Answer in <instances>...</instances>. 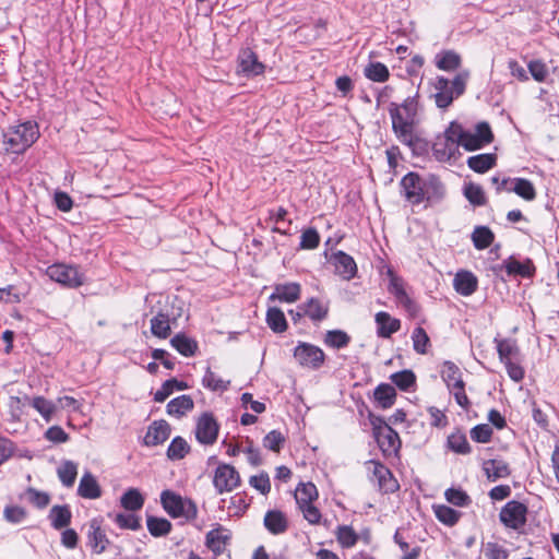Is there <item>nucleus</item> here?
I'll list each match as a JSON object with an SVG mask.
<instances>
[{
	"instance_id": "obj_6",
	"label": "nucleus",
	"mask_w": 559,
	"mask_h": 559,
	"mask_svg": "<svg viewBox=\"0 0 559 559\" xmlns=\"http://www.w3.org/2000/svg\"><path fill=\"white\" fill-rule=\"evenodd\" d=\"M293 356L300 367L311 370H319L325 361L324 352L319 346L306 342H298Z\"/></svg>"
},
{
	"instance_id": "obj_30",
	"label": "nucleus",
	"mask_w": 559,
	"mask_h": 559,
	"mask_svg": "<svg viewBox=\"0 0 559 559\" xmlns=\"http://www.w3.org/2000/svg\"><path fill=\"white\" fill-rule=\"evenodd\" d=\"M373 396L378 407L388 409L395 403L396 391L391 384L381 383L374 389Z\"/></svg>"
},
{
	"instance_id": "obj_18",
	"label": "nucleus",
	"mask_w": 559,
	"mask_h": 559,
	"mask_svg": "<svg viewBox=\"0 0 559 559\" xmlns=\"http://www.w3.org/2000/svg\"><path fill=\"white\" fill-rule=\"evenodd\" d=\"M331 261L335 267V273L343 280L349 281L355 277L357 265L352 255L340 250L332 254Z\"/></svg>"
},
{
	"instance_id": "obj_7",
	"label": "nucleus",
	"mask_w": 559,
	"mask_h": 559,
	"mask_svg": "<svg viewBox=\"0 0 559 559\" xmlns=\"http://www.w3.org/2000/svg\"><path fill=\"white\" fill-rule=\"evenodd\" d=\"M50 280L70 288H76L85 283V275L79 267L63 263H56L47 267Z\"/></svg>"
},
{
	"instance_id": "obj_19",
	"label": "nucleus",
	"mask_w": 559,
	"mask_h": 559,
	"mask_svg": "<svg viewBox=\"0 0 559 559\" xmlns=\"http://www.w3.org/2000/svg\"><path fill=\"white\" fill-rule=\"evenodd\" d=\"M373 466V476L378 480L379 489L384 493H392L399 489V483L391 471L378 461H370Z\"/></svg>"
},
{
	"instance_id": "obj_27",
	"label": "nucleus",
	"mask_w": 559,
	"mask_h": 559,
	"mask_svg": "<svg viewBox=\"0 0 559 559\" xmlns=\"http://www.w3.org/2000/svg\"><path fill=\"white\" fill-rule=\"evenodd\" d=\"M263 523L265 528L273 535L283 534L288 528L287 518L280 510L267 511L264 515Z\"/></svg>"
},
{
	"instance_id": "obj_49",
	"label": "nucleus",
	"mask_w": 559,
	"mask_h": 559,
	"mask_svg": "<svg viewBox=\"0 0 559 559\" xmlns=\"http://www.w3.org/2000/svg\"><path fill=\"white\" fill-rule=\"evenodd\" d=\"M364 74L373 82L383 83L389 80L390 72L388 67L382 62H370L365 69Z\"/></svg>"
},
{
	"instance_id": "obj_8",
	"label": "nucleus",
	"mask_w": 559,
	"mask_h": 559,
	"mask_svg": "<svg viewBox=\"0 0 559 559\" xmlns=\"http://www.w3.org/2000/svg\"><path fill=\"white\" fill-rule=\"evenodd\" d=\"M527 506L516 501H508L499 512L500 522L507 527L520 531L527 522Z\"/></svg>"
},
{
	"instance_id": "obj_20",
	"label": "nucleus",
	"mask_w": 559,
	"mask_h": 559,
	"mask_svg": "<svg viewBox=\"0 0 559 559\" xmlns=\"http://www.w3.org/2000/svg\"><path fill=\"white\" fill-rule=\"evenodd\" d=\"M304 314L313 322H321L328 318L330 306L328 301L311 297L306 302L298 306Z\"/></svg>"
},
{
	"instance_id": "obj_39",
	"label": "nucleus",
	"mask_w": 559,
	"mask_h": 559,
	"mask_svg": "<svg viewBox=\"0 0 559 559\" xmlns=\"http://www.w3.org/2000/svg\"><path fill=\"white\" fill-rule=\"evenodd\" d=\"M394 543L399 546L400 550L403 552L401 559H418L421 554V547L418 545H411L407 542V538L404 536L403 532L399 528L396 530L393 536Z\"/></svg>"
},
{
	"instance_id": "obj_4",
	"label": "nucleus",
	"mask_w": 559,
	"mask_h": 559,
	"mask_svg": "<svg viewBox=\"0 0 559 559\" xmlns=\"http://www.w3.org/2000/svg\"><path fill=\"white\" fill-rule=\"evenodd\" d=\"M160 503L166 513L174 519L194 520L198 515L197 504L191 499H183L171 490H164L160 493Z\"/></svg>"
},
{
	"instance_id": "obj_16",
	"label": "nucleus",
	"mask_w": 559,
	"mask_h": 559,
	"mask_svg": "<svg viewBox=\"0 0 559 559\" xmlns=\"http://www.w3.org/2000/svg\"><path fill=\"white\" fill-rule=\"evenodd\" d=\"M493 270H506L509 276L519 275L525 278L532 277L535 273V266L530 259H526L524 262H520L513 257H509L500 265L495 266Z\"/></svg>"
},
{
	"instance_id": "obj_56",
	"label": "nucleus",
	"mask_w": 559,
	"mask_h": 559,
	"mask_svg": "<svg viewBox=\"0 0 559 559\" xmlns=\"http://www.w3.org/2000/svg\"><path fill=\"white\" fill-rule=\"evenodd\" d=\"M436 518L443 524L448 526H453L457 523L461 516V512L448 507V506H438L435 509Z\"/></svg>"
},
{
	"instance_id": "obj_5",
	"label": "nucleus",
	"mask_w": 559,
	"mask_h": 559,
	"mask_svg": "<svg viewBox=\"0 0 559 559\" xmlns=\"http://www.w3.org/2000/svg\"><path fill=\"white\" fill-rule=\"evenodd\" d=\"M465 129L457 122H451L444 131L443 139H440L433 145L435 154L442 159L453 157L461 146Z\"/></svg>"
},
{
	"instance_id": "obj_29",
	"label": "nucleus",
	"mask_w": 559,
	"mask_h": 559,
	"mask_svg": "<svg viewBox=\"0 0 559 559\" xmlns=\"http://www.w3.org/2000/svg\"><path fill=\"white\" fill-rule=\"evenodd\" d=\"M48 519L55 530L59 531L68 527L72 520L70 507L68 504L53 506L49 511Z\"/></svg>"
},
{
	"instance_id": "obj_52",
	"label": "nucleus",
	"mask_w": 559,
	"mask_h": 559,
	"mask_svg": "<svg viewBox=\"0 0 559 559\" xmlns=\"http://www.w3.org/2000/svg\"><path fill=\"white\" fill-rule=\"evenodd\" d=\"M58 477L66 487H72L78 476V465L72 461H66L58 467Z\"/></svg>"
},
{
	"instance_id": "obj_26",
	"label": "nucleus",
	"mask_w": 559,
	"mask_h": 559,
	"mask_svg": "<svg viewBox=\"0 0 559 559\" xmlns=\"http://www.w3.org/2000/svg\"><path fill=\"white\" fill-rule=\"evenodd\" d=\"M483 471L490 481L507 478L511 474L509 464L501 459H490L483 463Z\"/></svg>"
},
{
	"instance_id": "obj_38",
	"label": "nucleus",
	"mask_w": 559,
	"mask_h": 559,
	"mask_svg": "<svg viewBox=\"0 0 559 559\" xmlns=\"http://www.w3.org/2000/svg\"><path fill=\"white\" fill-rule=\"evenodd\" d=\"M374 437L384 452L396 451L401 445L399 433L392 427L377 432Z\"/></svg>"
},
{
	"instance_id": "obj_34",
	"label": "nucleus",
	"mask_w": 559,
	"mask_h": 559,
	"mask_svg": "<svg viewBox=\"0 0 559 559\" xmlns=\"http://www.w3.org/2000/svg\"><path fill=\"white\" fill-rule=\"evenodd\" d=\"M467 166L478 174H484L496 166L497 156L492 153L478 154L467 158Z\"/></svg>"
},
{
	"instance_id": "obj_47",
	"label": "nucleus",
	"mask_w": 559,
	"mask_h": 559,
	"mask_svg": "<svg viewBox=\"0 0 559 559\" xmlns=\"http://www.w3.org/2000/svg\"><path fill=\"white\" fill-rule=\"evenodd\" d=\"M146 526L152 536L162 537L169 534L173 525L165 518L148 515L146 519Z\"/></svg>"
},
{
	"instance_id": "obj_31",
	"label": "nucleus",
	"mask_w": 559,
	"mask_h": 559,
	"mask_svg": "<svg viewBox=\"0 0 559 559\" xmlns=\"http://www.w3.org/2000/svg\"><path fill=\"white\" fill-rule=\"evenodd\" d=\"M441 378L445 382L448 389L461 388L465 384L462 379L460 368L452 361L447 360L442 364Z\"/></svg>"
},
{
	"instance_id": "obj_54",
	"label": "nucleus",
	"mask_w": 559,
	"mask_h": 559,
	"mask_svg": "<svg viewBox=\"0 0 559 559\" xmlns=\"http://www.w3.org/2000/svg\"><path fill=\"white\" fill-rule=\"evenodd\" d=\"M448 447L457 454H468L472 450L465 433L461 431L452 432L448 437Z\"/></svg>"
},
{
	"instance_id": "obj_63",
	"label": "nucleus",
	"mask_w": 559,
	"mask_h": 559,
	"mask_svg": "<svg viewBox=\"0 0 559 559\" xmlns=\"http://www.w3.org/2000/svg\"><path fill=\"white\" fill-rule=\"evenodd\" d=\"M249 484L262 495H267L271 491V481L266 472H261L259 475L251 476Z\"/></svg>"
},
{
	"instance_id": "obj_35",
	"label": "nucleus",
	"mask_w": 559,
	"mask_h": 559,
	"mask_svg": "<svg viewBox=\"0 0 559 559\" xmlns=\"http://www.w3.org/2000/svg\"><path fill=\"white\" fill-rule=\"evenodd\" d=\"M423 187V202L427 201L429 203H436L444 197V186L436 177H430L429 179L425 180Z\"/></svg>"
},
{
	"instance_id": "obj_32",
	"label": "nucleus",
	"mask_w": 559,
	"mask_h": 559,
	"mask_svg": "<svg viewBox=\"0 0 559 559\" xmlns=\"http://www.w3.org/2000/svg\"><path fill=\"white\" fill-rule=\"evenodd\" d=\"M170 344L179 354L185 357L194 356L199 348L198 342L183 333L176 334L170 340Z\"/></svg>"
},
{
	"instance_id": "obj_59",
	"label": "nucleus",
	"mask_w": 559,
	"mask_h": 559,
	"mask_svg": "<svg viewBox=\"0 0 559 559\" xmlns=\"http://www.w3.org/2000/svg\"><path fill=\"white\" fill-rule=\"evenodd\" d=\"M320 245V235L313 227L305 229L300 237L299 248L302 250H313Z\"/></svg>"
},
{
	"instance_id": "obj_42",
	"label": "nucleus",
	"mask_w": 559,
	"mask_h": 559,
	"mask_svg": "<svg viewBox=\"0 0 559 559\" xmlns=\"http://www.w3.org/2000/svg\"><path fill=\"white\" fill-rule=\"evenodd\" d=\"M188 384L183 381H178L177 379L173 378L169 380H166L160 389H158L154 394V401L157 403H163L168 399L169 395H171L176 390L182 391L187 390Z\"/></svg>"
},
{
	"instance_id": "obj_46",
	"label": "nucleus",
	"mask_w": 559,
	"mask_h": 559,
	"mask_svg": "<svg viewBox=\"0 0 559 559\" xmlns=\"http://www.w3.org/2000/svg\"><path fill=\"white\" fill-rule=\"evenodd\" d=\"M318 498L317 487L312 483L300 484L295 491V499L298 507L312 503Z\"/></svg>"
},
{
	"instance_id": "obj_13",
	"label": "nucleus",
	"mask_w": 559,
	"mask_h": 559,
	"mask_svg": "<svg viewBox=\"0 0 559 559\" xmlns=\"http://www.w3.org/2000/svg\"><path fill=\"white\" fill-rule=\"evenodd\" d=\"M219 425L211 413L200 416L195 427V438L204 445L214 444L217 440Z\"/></svg>"
},
{
	"instance_id": "obj_40",
	"label": "nucleus",
	"mask_w": 559,
	"mask_h": 559,
	"mask_svg": "<svg viewBox=\"0 0 559 559\" xmlns=\"http://www.w3.org/2000/svg\"><path fill=\"white\" fill-rule=\"evenodd\" d=\"M22 499L37 509H45L50 503L51 497L46 491H40L34 487H28L22 493Z\"/></svg>"
},
{
	"instance_id": "obj_3",
	"label": "nucleus",
	"mask_w": 559,
	"mask_h": 559,
	"mask_svg": "<svg viewBox=\"0 0 559 559\" xmlns=\"http://www.w3.org/2000/svg\"><path fill=\"white\" fill-rule=\"evenodd\" d=\"M39 135L37 122L27 120L10 127L3 134V143L7 151L23 154L38 140Z\"/></svg>"
},
{
	"instance_id": "obj_58",
	"label": "nucleus",
	"mask_w": 559,
	"mask_h": 559,
	"mask_svg": "<svg viewBox=\"0 0 559 559\" xmlns=\"http://www.w3.org/2000/svg\"><path fill=\"white\" fill-rule=\"evenodd\" d=\"M336 538L340 545L344 548H352L358 542L357 533L348 525L338 526Z\"/></svg>"
},
{
	"instance_id": "obj_24",
	"label": "nucleus",
	"mask_w": 559,
	"mask_h": 559,
	"mask_svg": "<svg viewBox=\"0 0 559 559\" xmlns=\"http://www.w3.org/2000/svg\"><path fill=\"white\" fill-rule=\"evenodd\" d=\"M87 540L91 549L96 554H100L106 549L108 539L97 519H93L90 522Z\"/></svg>"
},
{
	"instance_id": "obj_53",
	"label": "nucleus",
	"mask_w": 559,
	"mask_h": 559,
	"mask_svg": "<svg viewBox=\"0 0 559 559\" xmlns=\"http://www.w3.org/2000/svg\"><path fill=\"white\" fill-rule=\"evenodd\" d=\"M464 197L474 206H484L487 203V199L483 188L479 185L469 182L464 186Z\"/></svg>"
},
{
	"instance_id": "obj_21",
	"label": "nucleus",
	"mask_w": 559,
	"mask_h": 559,
	"mask_svg": "<svg viewBox=\"0 0 559 559\" xmlns=\"http://www.w3.org/2000/svg\"><path fill=\"white\" fill-rule=\"evenodd\" d=\"M171 428L166 420H155L150 425L144 437V444L155 447L164 443L170 436Z\"/></svg>"
},
{
	"instance_id": "obj_55",
	"label": "nucleus",
	"mask_w": 559,
	"mask_h": 559,
	"mask_svg": "<svg viewBox=\"0 0 559 559\" xmlns=\"http://www.w3.org/2000/svg\"><path fill=\"white\" fill-rule=\"evenodd\" d=\"M390 379L402 391H409L416 382L415 373L408 369L391 374Z\"/></svg>"
},
{
	"instance_id": "obj_15",
	"label": "nucleus",
	"mask_w": 559,
	"mask_h": 559,
	"mask_svg": "<svg viewBox=\"0 0 559 559\" xmlns=\"http://www.w3.org/2000/svg\"><path fill=\"white\" fill-rule=\"evenodd\" d=\"M238 64L246 76L261 75L265 70V66L259 61L257 53L250 48L242 49L239 52Z\"/></svg>"
},
{
	"instance_id": "obj_36",
	"label": "nucleus",
	"mask_w": 559,
	"mask_h": 559,
	"mask_svg": "<svg viewBox=\"0 0 559 559\" xmlns=\"http://www.w3.org/2000/svg\"><path fill=\"white\" fill-rule=\"evenodd\" d=\"M193 407L194 403L190 395H180L168 402L167 413L170 416L181 417Z\"/></svg>"
},
{
	"instance_id": "obj_22",
	"label": "nucleus",
	"mask_w": 559,
	"mask_h": 559,
	"mask_svg": "<svg viewBox=\"0 0 559 559\" xmlns=\"http://www.w3.org/2000/svg\"><path fill=\"white\" fill-rule=\"evenodd\" d=\"M453 286L457 294L467 297L477 290L478 280L469 271H459L453 280Z\"/></svg>"
},
{
	"instance_id": "obj_43",
	"label": "nucleus",
	"mask_w": 559,
	"mask_h": 559,
	"mask_svg": "<svg viewBox=\"0 0 559 559\" xmlns=\"http://www.w3.org/2000/svg\"><path fill=\"white\" fill-rule=\"evenodd\" d=\"M350 336L343 330H330L325 333L323 343L333 349H342L349 345Z\"/></svg>"
},
{
	"instance_id": "obj_23",
	"label": "nucleus",
	"mask_w": 559,
	"mask_h": 559,
	"mask_svg": "<svg viewBox=\"0 0 559 559\" xmlns=\"http://www.w3.org/2000/svg\"><path fill=\"white\" fill-rule=\"evenodd\" d=\"M374 321L377 324V334L379 337L388 338L396 333L401 328L399 319L392 318L390 313L380 311L376 313Z\"/></svg>"
},
{
	"instance_id": "obj_17",
	"label": "nucleus",
	"mask_w": 559,
	"mask_h": 559,
	"mask_svg": "<svg viewBox=\"0 0 559 559\" xmlns=\"http://www.w3.org/2000/svg\"><path fill=\"white\" fill-rule=\"evenodd\" d=\"M301 295V286L299 283L290 282L276 284L273 293L269 296L270 301H280L286 304L296 302Z\"/></svg>"
},
{
	"instance_id": "obj_1",
	"label": "nucleus",
	"mask_w": 559,
	"mask_h": 559,
	"mask_svg": "<svg viewBox=\"0 0 559 559\" xmlns=\"http://www.w3.org/2000/svg\"><path fill=\"white\" fill-rule=\"evenodd\" d=\"M418 102L416 97L408 96L401 105L391 103L389 114L392 129L396 138L405 145L412 146L415 141L414 127L416 123Z\"/></svg>"
},
{
	"instance_id": "obj_25",
	"label": "nucleus",
	"mask_w": 559,
	"mask_h": 559,
	"mask_svg": "<svg viewBox=\"0 0 559 559\" xmlns=\"http://www.w3.org/2000/svg\"><path fill=\"white\" fill-rule=\"evenodd\" d=\"M78 495L84 499L91 500L102 497V488L92 473L85 472L81 477L78 487Z\"/></svg>"
},
{
	"instance_id": "obj_33",
	"label": "nucleus",
	"mask_w": 559,
	"mask_h": 559,
	"mask_svg": "<svg viewBox=\"0 0 559 559\" xmlns=\"http://www.w3.org/2000/svg\"><path fill=\"white\" fill-rule=\"evenodd\" d=\"M435 64L442 71H454L461 66V56L454 50H442L435 57Z\"/></svg>"
},
{
	"instance_id": "obj_10",
	"label": "nucleus",
	"mask_w": 559,
	"mask_h": 559,
	"mask_svg": "<svg viewBox=\"0 0 559 559\" xmlns=\"http://www.w3.org/2000/svg\"><path fill=\"white\" fill-rule=\"evenodd\" d=\"M182 314V308H175L173 304L171 310H160L151 319V332L158 338H167L171 332V324Z\"/></svg>"
},
{
	"instance_id": "obj_37",
	"label": "nucleus",
	"mask_w": 559,
	"mask_h": 559,
	"mask_svg": "<svg viewBox=\"0 0 559 559\" xmlns=\"http://www.w3.org/2000/svg\"><path fill=\"white\" fill-rule=\"evenodd\" d=\"M144 496L136 488H129L120 498V504L128 511H139L144 506Z\"/></svg>"
},
{
	"instance_id": "obj_51",
	"label": "nucleus",
	"mask_w": 559,
	"mask_h": 559,
	"mask_svg": "<svg viewBox=\"0 0 559 559\" xmlns=\"http://www.w3.org/2000/svg\"><path fill=\"white\" fill-rule=\"evenodd\" d=\"M29 404L41 415V417L47 423L51 420L55 412L57 411V405L44 396L33 397L29 400Z\"/></svg>"
},
{
	"instance_id": "obj_14",
	"label": "nucleus",
	"mask_w": 559,
	"mask_h": 559,
	"mask_svg": "<svg viewBox=\"0 0 559 559\" xmlns=\"http://www.w3.org/2000/svg\"><path fill=\"white\" fill-rule=\"evenodd\" d=\"M230 530L221 524H216L214 528L205 535V546L215 555L221 556L225 552L227 545L231 540Z\"/></svg>"
},
{
	"instance_id": "obj_9",
	"label": "nucleus",
	"mask_w": 559,
	"mask_h": 559,
	"mask_svg": "<svg viewBox=\"0 0 559 559\" xmlns=\"http://www.w3.org/2000/svg\"><path fill=\"white\" fill-rule=\"evenodd\" d=\"M240 481V475L233 465L221 463L214 471L213 486L218 495L231 492Z\"/></svg>"
},
{
	"instance_id": "obj_41",
	"label": "nucleus",
	"mask_w": 559,
	"mask_h": 559,
	"mask_svg": "<svg viewBox=\"0 0 559 559\" xmlns=\"http://www.w3.org/2000/svg\"><path fill=\"white\" fill-rule=\"evenodd\" d=\"M265 320L274 333H283L288 328L284 312L277 307L267 309Z\"/></svg>"
},
{
	"instance_id": "obj_12",
	"label": "nucleus",
	"mask_w": 559,
	"mask_h": 559,
	"mask_svg": "<svg viewBox=\"0 0 559 559\" xmlns=\"http://www.w3.org/2000/svg\"><path fill=\"white\" fill-rule=\"evenodd\" d=\"M425 180L417 173L406 174L400 182L401 193L413 205H418L423 202Z\"/></svg>"
},
{
	"instance_id": "obj_11",
	"label": "nucleus",
	"mask_w": 559,
	"mask_h": 559,
	"mask_svg": "<svg viewBox=\"0 0 559 559\" xmlns=\"http://www.w3.org/2000/svg\"><path fill=\"white\" fill-rule=\"evenodd\" d=\"M492 140L490 126L483 121L476 124L474 132L465 130L461 146L466 151H477L491 143Z\"/></svg>"
},
{
	"instance_id": "obj_28",
	"label": "nucleus",
	"mask_w": 559,
	"mask_h": 559,
	"mask_svg": "<svg viewBox=\"0 0 559 559\" xmlns=\"http://www.w3.org/2000/svg\"><path fill=\"white\" fill-rule=\"evenodd\" d=\"M493 342L502 364L519 359L520 348L515 340L495 337Z\"/></svg>"
},
{
	"instance_id": "obj_62",
	"label": "nucleus",
	"mask_w": 559,
	"mask_h": 559,
	"mask_svg": "<svg viewBox=\"0 0 559 559\" xmlns=\"http://www.w3.org/2000/svg\"><path fill=\"white\" fill-rule=\"evenodd\" d=\"M284 442L285 437L278 430H272L263 438V447L273 452H280Z\"/></svg>"
},
{
	"instance_id": "obj_48",
	"label": "nucleus",
	"mask_w": 559,
	"mask_h": 559,
	"mask_svg": "<svg viewBox=\"0 0 559 559\" xmlns=\"http://www.w3.org/2000/svg\"><path fill=\"white\" fill-rule=\"evenodd\" d=\"M190 452V445L182 437H175L167 449V457L170 461L182 460Z\"/></svg>"
},
{
	"instance_id": "obj_44",
	"label": "nucleus",
	"mask_w": 559,
	"mask_h": 559,
	"mask_svg": "<svg viewBox=\"0 0 559 559\" xmlns=\"http://www.w3.org/2000/svg\"><path fill=\"white\" fill-rule=\"evenodd\" d=\"M495 240V235L487 226H476L472 234V241L477 250L487 249Z\"/></svg>"
},
{
	"instance_id": "obj_50",
	"label": "nucleus",
	"mask_w": 559,
	"mask_h": 559,
	"mask_svg": "<svg viewBox=\"0 0 559 559\" xmlns=\"http://www.w3.org/2000/svg\"><path fill=\"white\" fill-rule=\"evenodd\" d=\"M512 183L513 187L510 188L509 191H513L526 201H533L536 198V190L530 180L525 178H514Z\"/></svg>"
},
{
	"instance_id": "obj_57",
	"label": "nucleus",
	"mask_w": 559,
	"mask_h": 559,
	"mask_svg": "<svg viewBox=\"0 0 559 559\" xmlns=\"http://www.w3.org/2000/svg\"><path fill=\"white\" fill-rule=\"evenodd\" d=\"M412 341L416 353L421 355L427 353V348L430 345V338L424 328L416 326L412 332Z\"/></svg>"
},
{
	"instance_id": "obj_60",
	"label": "nucleus",
	"mask_w": 559,
	"mask_h": 559,
	"mask_svg": "<svg viewBox=\"0 0 559 559\" xmlns=\"http://www.w3.org/2000/svg\"><path fill=\"white\" fill-rule=\"evenodd\" d=\"M3 518L11 524H20L27 518V511L20 506H5L3 509Z\"/></svg>"
},
{
	"instance_id": "obj_61",
	"label": "nucleus",
	"mask_w": 559,
	"mask_h": 559,
	"mask_svg": "<svg viewBox=\"0 0 559 559\" xmlns=\"http://www.w3.org/2000/svg\"><path fill=\"white\" fill-rule=\"evenodd\" d=\"M115 523L122 530L138 531L141 527L140 518L132 513H118Z\"/></svg>"
},
{
	"instance_id": "obj_64",
	"label": "nucleus",
	"mask_w": 559,
	"mask_h": 559,
	"mask_svg": "<svg viewBox=\"0 0 559 559\" xmlns=\"http://www.w3.org/2000/svg\"><path fill=\"white\" fill-rule=\"evenodd\" d=\"M445 498L450 503L456 507H466L471 503L468 495L464 490L457 488H449L445 491Z\"/></svg>"
},
{
	"instance_id": "obj_2",
	"label": "nucleus",
	"mask_w": 559,
	"mask_h": 559,
	"mask_svg": "<svg viewBox=\"0 0 559 559\" xmlns=\"http://www.w3.org/2000/svg\"><path fill=\"white\" fill-rule=\"evenodd\" d=\"M469 79V71L463 70L459 72L453 80H448L444 76H437L432 86V97L437 107L448 108L455 98L464 94L467 81Z\"/></svg>"
},
{
	"instance_id": "obj_45",
	"label": "nucleus",
	"mask_w": 559,
	"mask_h": 559,
	"mask_svg": "<svg viewBox=\"0 0 559 559\" xmlns=\"http://www.w3.org/2000/svg\"><path fill=\"white\" fill-rule=\"evenodd\" d=\"M230 384L229 380H223L210 367L206 368L205 373L202 378V385L214 392H225L228 390Z\"/></svg>"
}]
</instances>
